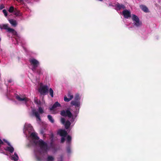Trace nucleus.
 Masks as SVG:
<instances>
[{
  "label": "nucleus",
  "instance_id": "f257e3e1",
  "mask_svg": "<svg viewBox=\"0 0 161 161\" xmlns=\"http://www.w3.org/2000/svg\"><path fill=\"white\" fill-rule=\"evenodd\" d=\"M31 136L34 140V142L36 144H37L40 147L41 153H46L49 149V147L47 143L42 140H39L37 134L36 132H32Z\"/></svg>",
  "mask_w": 161,
  "mask_h": 161
},
{
  "label": "nucleus",
  "instance_id": "f03ea898",
  "mask_svg": "<svg viewBox=\"0 0 161 161\" xmlns=\"http://www.w3.org/2000/svg\"><path fill=\"white\" fill-rule=\"evenodd\" d=\"M81 98V95L79 93H76L74 97V99L71 102L70 104L75 107V112L79 113L81 103L80 100Z\"/></svg>",
  "mask_w": 161,
  "mask_h": 161
},
{
  "label": "nucleus",
  "instance_id": "7ed1b4c3",
  "mask_svg": "<svg viewBox=\"0 0 161 161\" xmlns=\"http://www.w3.org/2000/svg\"><path fill=\"white\" fill-rule=\"evenodd\" d=\"M78 113L75 112V109L73 114H72L70 111L68 109L66 110H62L60 112V115L63 117H67L72 120H74L76 118Z\"/></svg>",
  "mask_w": 161,
  "mask_h": 161
},
{
  "label": "nucleus",
  "instance_id": "20e7f679",
  "mask_svg": "<svg viewBox=\"0 0 161 161\" xmlns=\"http://www.w3.org/2000/svg\"><path fill=\"white\" fill-rule=\"evenodd\" d=\"M44 112V111L43 108L41 107H39L37 111L35 109L32 110V116L35 117L37 120L40 121L41 119L40 115L43 114Z\"/></svg>",
  "mask_w": 161,
  "mask_h": 161
},
{
  "label": "nucleus",
  "instance_id": "39448f33",
  "mask_svg": "<svg viewBox=\"0 0 161 161\" xmlns=\"http://www.w3.org/2000/svg\"><path fill=\"white\" fill-rule=\"evenodd\" d=\"M48 87L47 85H43L41 83L40 87L38 89L39 93L42 95H45L48 92Z\"/></svg>",
  "mask_w": 161,
  "mask_h": 161
},
{
  "label": "nucleus",
  "instance_id": "423d86ee",
  "mask_svg": "<svg viewBox=\"0 0 161 161\" xmlns=\"http://www.w3.org/2000/svg\"><path fill=\"white\" fill-rule=\"evenodd\" d=\"M132 19L134 26L136 27H138L142 25V22L140 21L139 18L137 16L133 14L132 16Z\"/></svg>",
  "mask_w": 161,
  "mask_h": 161
},
{
  "label": "nucleus",
  "instance_id": "0eeeda50",
  "mask_svg": "<svg viewBox=\"0 0 161 161\" xmlns=\"http://www.w3.org/2000/svg\"><path fill=\"white\" fill-rule=\"evenodd\" d=\"M29 61L32 67V69L33 71L35 70L36 68L39 65V62L37 60L34 58L30 59Z\"/></svg>",
  "mask_w": 161,
  "mask_h": 161
},
{
  "label": "nucleus",
  "instance_id": "6e6552de",
  "mask_svg": "<svg viewBox=\"0 0 161 161\" xmlns=\"http://www.w3.org/2000/svg\"><path fill=\"white\" fill-rule=\"evenodd\" d=\"M1 29H4L7 30V31L9 33H11L13 35L16 34V32L13 29L8 27V24H2L1 26Z\"/></svg>",
  "mask_w": 161,
  "mask_h": 161
},
{
  "label": "nucleus",
  "instance_id": "1a4fd4ad",
  "mask_svg": "<svg viewBox=\"0 0 161 161\" xmlns=\"http://www.w3.org/2000/svg\"><path fill=\"white\" fill-rule=\"evenodd\" d=\"M3 140L8 145V146L4 148V150L9 152L10 153H13L14 151V147L12 146L10 142H8L7 140L5 139H3Z\"/></svg>",
  "mask_w": 161,
  "mask_h": 161
},
{
  "label": "nucleus",
  "instance_id": "9d476101",
  "mask_svg": "<svg viewBox=\"0 0 161 161\" xmlns=\"http://www.w3.org/2000/svg\"><path fill=\"white\" fill-rule=\"evenodd\" d=\"M58 133L60 136H62L61 140V142H64L65 140V137L67 135V131L64 130L60 129L58 130Z\"/></svg>",
  "mask_w": 161,
  "mask_h": 161
},
{
  "label": "nucleus",
  "instance_id": "9b49d317",
  "mask_svg": "<svg viewBox=\"0 0 161 161\" xmlns=\"http://www.w3.org/2000/svg\"><path fill=\"white\" fill-rule=\"evenodd\" d=\"M61 106V104L59 103L58 102H56L49 109L50 111H52L53 114H56L58 112L54 110V109L57 107H60Z\"/></svg>",
  "mask_w": 161,
  "mask_h": 161
},
{
  "label": "nucleus",
  "instance_id": "f8f14e48",
  "mask_svg": "<svg viewBox=\"0 0 161 161\" xmlns=\"http://www.w3.org/2000/svg\"><path fill=\"white\" fill-rule=\"evenodd\" d=\"M16 98L20 102H23L24 103H26L27 102L29 101V99L25 97L20 96L18 95L16 96Z\"/></svg>",
  "mask_w": 161,
  "mask_h": 161
},
{
  "label": "nucleus",
  "instance_id": "ddd939ff",
  "mask_svg": "<svg viewBox=\"0 0 161 161\" xmlns=\"http://www.w3.org/2000/svg\"><path fill=\"white\" fill-rule=\"evenodd\" d=\"M114 7L115 9L117 11L120 10L121 9H124L125 8V7L124 4H120L118 3H117Z\"/></svg>",
  "mask_w": 161,
  "mask_h": 161
},
{
  "label": "nucleus",
  "instance_id": "4468645a",
  "mask_svg": "<svg viewBox=\"0 0 161 161\" xmlns=\"http://www.w3.org/2000/svg\"><path fill=\"white\" fill-rule=\"evenodd\" d=\"M125 18L127 19L131 17V13L130 11L127 9H125L122 12Z\"/></svg>",
  "mask_w": 161,
  "mask_h": 161
},
{
  "label": "nucleus",
  "instance_id": "2eb2a0df",
  "mask_svg": "<svg viewBox=\"0 0 161 161\" xmlns=\"http://www.w3.org/2000/svg\"><path fill=\"white\" fill-rule=\"evenodd\" d=\"M73 98V95L70 92L68 93L67 96H65L64 97V100L66 102H69Z\"/></svg>",
  "mask_w": 161,
  "mask_h": 161
},
{
  "label": "nucleus",
  "instance_id": "dca6fc26",
  "mask_svg": "<svg viewBox=\"0 0 161 161\" xmlns=\"http://www.w3.org/2000/svg\"><path fill=\"white\" fill-rule=\"evenodd\" d=\"M62 124L64 125L65 128L68 129L71 123L70 121H61Z\"/></svg>",
  "mask_w": 161,
  "mask_h": 161
},
{
  "label": "nucleus",
  "instance_id": "f3484780",
  "mask_svg": "<svg viewBox=\"0 0 161 161\" xmlns=\"http://www.w3.org/2000/svg\"><path fill=\"white\" fill-rule=\"evenodd\" d=\"M24 129L28 130H33L32 127L31 125L25 123L24 125Z\"/></svg>",
  "mask_w": 161,
  "mask_h": 161
},
{
  "label": "nucleus",
  "instance_id": "a211bd4d",
  "mask_svg": "<svg viewBox=\"0 0 161 161\" xmlns=\"http://www.w3.org/2000/svg\"><path fill=\"white\" fill-rule=\"evenodd\" d=\"M8 21L12 26L15 27L17 25V22L16 20L13 19H10L8 20Z\"/></svg>",
  "mask_w": 161,
  "mask_h": 161
},
{
  "label": "nucleus",
  "instance_id": "6ab92c4d",
  "mask_svg": "<svg viewBox=\"0 0 161 161\" xmlns=\"http://www.w3.org/2000/svg\"><path fill=\"white\" fill-rule=\"evenodd\" d=\"M12 159L14 161H17L19 159V157L17 153L15 152L14 155H12L11 156Z\"/></svg>",
  "mask_w": 161,
  "mask_h": 161
},
{
  "label": "nucleus",
  "instance_id": "aec40b11",
  "mask_svg": "<svg viewBox=\"0 0 161 161\" xmlns=\"http://www.w3.org/2000/svg\"><path fill=\"white\" fill-rule=\"evenodd\" d=\"M140 7L141 9L145 12H148V9L147 7L144 5H141L140 6Z\"/></svg>",
  "mask_w": 161,
  "mask_h": 161
},
{
  "label": "nucleus",
  "instance_id": "412c9836",
  "mask_svg": "<svg viewBox=\"0 0 161 161\" xmlns=\"http://www.w3.org/2000/svg\"><path fill=\"white\" fill-rule=\"evenodd\" d=\"M71 137L69 135H68L67 137L66 143L67 144H69L71 143Z\"/></svg>",
  "mask_w": 161,
  "mask_h": 161
},
{
  "label": "nucleus",
  "instance_id": "4be33fe9",
  "mask_svg": "<svg viewBox=\"0 0 161 161\" xmlns=\"http://www.w3.org/2000/svg\"><path fill=\"white\" fill-rule=\"evenodd\" d=\"M49 92L50 94L52 97H53V91L52 88H50L49 89Z\"/></svg>",
  "mask_w": 161,
  "mask_h": 161
},
{
  "label": "nucleus",
  "instance_id": "5701e85b",
  "mask_svg": "<svg viewBox=\"0 0 161 161\" xmlns=\"http://www.w3.org/2000/svg\"><path fill=\"white\" fill-rule=\"evenodd\" d=\"M53 160L54 158L51 156H48L47 159V161H53Z\"/></svg>",
  "mask_w": 161,
  "mask_h": 161
},
{
  "label": "nucleus",
  "instance_id": "b1692460",
  "mask_svg": "<svg viewBox=\"0 0 161 161\" xmlns=\"http://www.w3.org/2000/svg\"><path fill=\"white\" fill-rule=\"evenodd\" d=\"M14 11V7L13 6L10 7L8 10V11L10 13H12Z\"/></svg>",
  "mask_w": 161,
  "mask_h": 161
},
{
  "label": "nucleus",
  "instance_id": "393cba45",
  "mask_svg": "<svg viewBox=\"0 0 161 161\" xmlns=\"http://www.w3.org/2000/svg\"><path fill=\"white\" fill-rule=\"evenodd\" d=\"M34 102L35 103L39 105L40 104V101L37 99H35L34 100Z\"/></svg>",
  "mask_w": 161,
  "mask_h": 161
},
{
  "label": "nucleus",
  "instance_id": "a878e982",
  "mask_svg": "<svg viewBox=\"0 0 161 161\" xmlns=\"http://www.w3.org/2000/svg\"><path fill=\"white\" fill-rule=\"evenodd\" d=\"M47 118L49 121H53L52 117L51 115H48L47 116Z\"/></svg>",
  "mask_w": 161,
  "mask_h": 161
},
{
  "label": "nucleus",
  "instance_id": "bb28decb",
  "mask_svg": "<svg viewBox=\"0 0 161 161\" xmlns=\"http://www.w3.org/2000/svg\"><path fill=\"white\" fill-rule=\"evenodd\" d=\"M3 12L4 14L5 17H7V13L6 10L5 9H3Z\"/></svg>",
  "mask_w": 161,
  "mask_h": 161
},
{
  "label": "nucleus",
  "instance_id": "cd10ccee",
  "mask_svg": "<svg viewBox=\"0 0 161 161\" xmlns=\"http://www.w3.org/2000/svg\"><path fill=\"white\" fill-rule=\"evenodd\" d=\"M67 152L68 153H70L71 152L70 148L69 146H68L67 148Z\"/></svg>",
  "mask_w": 161,
  "mask_h": 161
},
{
  "label": "nucleus",
  "instance_id": "c85d7f7f",
  "mask_svg": "<svg viewBox=\"0 0 161 161\" xmlns=\"http://www.w3.org/2000/svg\"><path fill=\"white\" fill-rule=\"evenodd\" d=\"M14 14L15 15H16V16H18V15H19V11H14Z\"/></svg>",
  "mask_w": 161,
  "mask_h": 161
},
{
  "label": "nucleus",
  "instance_id": "c756f323",
  "mask_svg": "<svg viewBox=\"0 0 161 161\" xmlns=\"http://www.w3.org/2000/svg\"><path fill=\"white\" fill-rule=\"evenodd\" d=\"M63 159V157L62 156H61L59 158H58V161H62Z\"/></svg>",
  "mask_w": 161,
  "mask_h": 161
},
{
  "label": "nucleus",
  "instance_id": "7c9ffc66",
  "mask_svg": "<svg viewBox=\"0 0 161 161\" xmlns=\"http://www.w3.org/2000/svg\"><path fill=\"white\" fill-rule=\"evenodd\" d=\"M13 81V80L12 79H9L8 80V82L9 83H11Z\"/></svg>",
  "mask_w": 161,
  "mask_h": 161
},
{
  "label": "nucleus",
  "instance_id": "2f4dec72",
  "mask_svg": "<svg viewBox=\"0 0 161 161\" xmlns=\"http://www.w3.org/2000/svg\"><path fill=\"white\" fill-rule=\"evenodd\" d=\"M3 5H2L0 6V10H2L4 8Z\"/></svg>",
  "mask_w": 161,
  "mask_h": 161
},
{
  "label": "nucleus",
  "instance_id": "473e14b6",
  "mask_svg": "<svg viewBox=\"0 0 161 161\" xmlns=\"http://www.w3.org/2000/svg\"><path fill=\"white\" fill-rule=\"evenodd\" d=\"M61 121H65V119L64 118H62L61 119Z\"/></svg>",
  "mask_w": 161,
  "mask_h": 161
},
{
  "label": "nucleus",
  "instance_id": "72a5a7b5",
  "mask_svg": "<svg viewBox=\"0 0 161 161\" xmlns=\"http://www.w3.org/2000/svg\"><path fill=\"white\" fill-rule=\"evenodd\" d=\"M51 137L52 138H53V135L52 133L51 134Z\"/></svg>",
  "mask_w": 161,
  "mask_h": 161
},
{
  "label": "nucleus",
  "instance_id": "f704fd0d",
  "mask_svg": "<svg viewBox=\"0 0 161 161\" xmlns=\"http://www.w3.org/2000/svg\"><path fill=\"white\" fill-rule=\"evenodd\" d=\"M38 72L39 73V74H42V73H41L39 70L38 71Z\"/></svg>",
  "mask_w": 161,
  "mask_h": 161
},
{
  "label": "nucleus",
  "instance_id": "c9c22d12",
  "mask_svg": "<svg viewBox=\"0 0 161 161\" xmlns=\"http://www.w3.org/2000/svg\"><path fill=\"white\" fill-rule=\"evenodd\" d=\"M17 1H22L23 0H16Z\"/></svg>",
  "mask_w": 161,
  "mask_h": 161
},
{
  "label": "nucleus",
  "instance_id": "e433bc0d",
  "mask_svg": "<svg viewBox=\"0 0 161 161\" xmlns=\"http://www.w3.org/2000/svg\"><path fill=\"white\" fill-rule=\"evenodd\" d=\"M40 69L41 70H42V69Z\"/></svg>",
  "mask_w": 161,
  "mask_h": 161
},
{
  "label": "nucleus",
  "instance_id": "4c0bfd02",
  "mask_svg": "<svg viewBox=\"0 0 161 161\" xmlns=\"http://www.w3.org/2000/svg\"><path fill=\"white\" fill-rule=\"evenodd\" d=\"M52 123H53V122L54 121H51Z\"/></svg>",
  "mask_w": 161,
  "mask_h": 161
}]
</instances>
